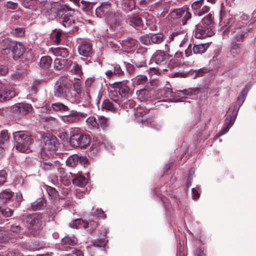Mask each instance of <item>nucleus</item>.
I'll return each mask as SVG.
<instances>
[{
	"instance_id": "1",
	"label": "nucleus",
	"mask_w": 256,
	"mask_h": 256,
	"mask_svg": "<svg viewBox=\"0 0 256 256\" xmlns=\"http://www.w3.org/2000/svg\"><path fill=\"white\" fill-rule=\"evenodd\" d=\"M248 92L246 89L242 91L238 98L236 104L230 108L227 114L229 120H226V126L224 127L218 133V136H221L226 134L230 128L233 125L236 120V116L240 106L246 100Z\"/></svg>"
},
{
	"instance_id": "2",
	"label": "nucleus",
	"mask_w": 256,
	"mask_h": 256,
	"mask_svg": "<svg viewBox=\"0 0 256 256\" xmlns=\"http://www.w3.org/2000/svg\"><path fill=\"white\" fill-rule=\"evenodd\" d=\"M214 16L209 14L204 16L201 22L196 25L194 36L197 38H205L214 34L213 30Z\"/></svg>"
},
{
	"instance_id": "3",
	"label": "nucleus",
	"mask_w": 256,
	"mask_h": 256,
	"mask_svg": "<svg viewBox=\"0 0 256 256\" xmlns=\"http://www.w3.org/2000/svg\"><path fill=\"white\" fill-rule=\"evenodd\" d=\"M91 142L90 136L76 128H70V143L72 146L84 148Z\"/></svg>"
},
{
	"instance_id": "4",
	"label": "nucleus",
	"mask_w": 256,
	"mask_h": 256,
	"mask_svg": "<svg viewBox=\"0 0 256 256\" xmlns=\"http://www.w3.org/2000/svg\"><path fill=\"white\" fill-rule=\"evenodd\" d=\"M16 144V148L22 152L29 150L33 140L30 134L26 131H18L13 133Z\"/></svg>"
},
{
	"instance_id": "5",
	"label": "nucleus",
	"mask_w": 256,
	"mask_h": 256,
	"mask_svg": "<svg viewBox=\"0 0 256 256\" xmlns=\"http://www.w3.org/2000/svg\"><path fill=\"white\" fill-rule=\"evenodd\" d=\"M56 138L54 136H46L43 138L41 143L40 155L42 159L49 156V154L54 152L58 146Z\"/></svg>"
},
{
	"instance_id": "6",
	"label": "nucleus",
	"mask_w": 256,
	"mask_h": 256,
	"mask_svg": "<svg viewBox=\"0 0 256 256\" xmlns=\"http://www.w3.org/2000/svg\"><path fill=\"white\" fill-rule=\"evenodd\" d=\"M70 88V80L66 77H61L55 84L54 96L58 98L63 97L67 99L70 98L69 94Z\"/></svg>"
},
{
	"instance_id": "7",
	"label": "nucleus",
	"mask_w": 256,
	"mask_h": 256,
	"mask_svg": "<svg viewBox=\"0 0 256 256\" xmlns=\"http://www.w3.org/2000/svg\"><path fill=\"white\" fill-rule=\"evenodd\" d=\"M22 220L26 227L34 232L38 230L42 226V216L38 213L23 215Z\"/></svg>"
},
{
	"instance_id": "8",
	"label": "nucleus",
	"mask_w": 256,
	"mask_h": 256,
	"mask_svg": "<svg viewBox=\"0 0 256 256\" xmlns=\"http://www.w3.org/2000/svg\"><path fill=\"white\" fill-rule=\"evenodd\" d=\"M110 98L112 102L109 100H105L102 102V109L111 112H116L122 108L123 106L126 102H122V100H120L119 96H117L116 90L112 92L110 94Z\"/></svg>"
},
{
	"instance_id": "9",
	"label": "nucleus",
	"mask_w": 256,
	"mask_h": 256,
	"mask_svg": "<svg viewBox=\"0 0 256 256\" xmlns=\"http://www.w3.org/2000/svg\"><path fill=\"white\" fill-rule=\"evenodd\" d=\"M170 16L173 19H178L182 18V24L185 25L186 24V22L191 18L192 14L189 12V8L187 6H184L182 8L172 10L170 14Z\"/></svg>"
},
{
	"instance_id": "10",
	"label": "nucleus",
	"mask_w": 256,
	"mask_h": 256,
	"mask_svg": "<svg viewBox=\"0 0 256 256\" xmlns=\"http://www.w3.org/2000/svg\"><path fill=\"white\" fill-rule=\"evenodd\" d=\"M115 90L113 92L116 90L117 96H119L120 100H122V102H125L124 101L125 98L128 94L130 88L127 86V82L123 81L120 82H116L114 83Z\"/></svg>"
},
{
	"instance_id": "11",
	"label": "nucleus",
	"mask_w": 256,
	"mask_h": 256,
	"mask_svg": "<svg viewBox=\"0 0 256 256\" xmlns=\"http://www.w3.org/2000/svg\"><path fill=\"white\" fill-rule=\"evenodd\" d=\"M32 110V105L26 103H18L12 108V112L15 114H18L20 117L30 112Z\"/></svg>"
},
{
	"instance_id": "12",
	"label": "nucleus",
	"mask_w": 256,
	"mask_h": 256,
	"mask_svg": "<svg viewBox=\"0 0 256 256\" xmlns=\"http://www.w3.org/2000/svg\"><path fill=\"white\" fill-rule=\"evenodd\" d=\"M208 70L206 68H203L198 70H190L188 74L177 72L175 74V76L176 77L186 78L187 76H190L193 78H196L198 77H201L204 74L208 73Z\"/></svg>"
},
{
	"instance_id": "13",
	"label": "nucleus",
	"mask_w": 256,
	"mask_h": 256,
	"mask_svg": "<svg viewBox=\"0 0 256 256\" xmlns=\"http://www.w3.org/2000/svg\"><path fill=\"white\" fill-rule=\"evenodd\" d=\"M78 48L79 54L85 57L90 56L93 52L92 44L86 41H82Z\"/></svg>"
},
{
	"instance_id": "14",
	"label": "nucleus",
	"mask_w": 256,
	"mask_h": 256,
	"mask_svg": "<svg viewBox=\"0 0 256 256\" xmlns=\"http://www.w3.org/2000/svg\"><path fill=\"white\" fill-rule=\"evenodd\" d=\"M228 24V26H226L223 31L222 36L224 38H228L230 34L232 35V34L236 32L234 30L236 29V27L238 24V22L233 18H230L229 20Z\"/></svg>"
},
{
	"instance_id": "15",
	"label": "nucleus",
	"mask_w": 256,
	"mask_h": 256,
	"mask_svg": "<svg viewBox=\"0 0 256 256\" xmlns=\"http://www.w3.org/2000/svg\"><path fill=\"white\" fill-rule=\"evenodd\" d=\"M68 114L63 116L61 119L66 124H70L74 122H76L80 120V114L79 113L74 110H70Z\"/></svg>"
},
{
	"instance_id": "16",
	"label": "nucleus",
	"mask_w": 256,
	"mask_h": 256,
	"mask_svg": "<svg viewBox=\"0 0 256 256\" xmlns=\"http://www.w3.org/2000/svg\"><path fill=\"white\" fill-rule=\"evenodd\" d=\"M106 20L108 23L112 27H116L120 24L122 20V16L118 12H110L106 16Z\"/></svg>"
},
{
	"instance_id": "17",
	"label": "nucleus",
	"mask_w": 256,
	"mask_h": 256,
	"mask_svg": "<svg viewBox=\"0 0 256 256\" xmlns=\"http://www.w3.org/2000/svg\"><path fill=\"white\" fill-rule=\"evenodd\" d=\"M242 26V24L238 22V24L236 27V29L234 30H236V34L234 36V42L238 43V42H242L244 38L247 36L248 32H250L251 29L243 28L242 30H240Z\"/></svg>"
},
{
	"instance_id": "18",
	"label": "nucleus",
	"mask_w": 256,
	"mask_h": 256,
	"mask_svg": "<svg viewBox=\"0 0 256 256\" xmlns=\"http://www.w3.org/2000/svg\"><path fill=\"white\" fill-rule=\"evenodd\" d=\"M200 91V88H189L188 89H184V90H176L174 92L172 90H168V92L171 94V96H180L182 94L185 96H192L196 94H198Z\"/></svg>"
},
{
	"instance_id": "19",
	"label": "nucleus",
	"mask_w": 256,
	"mask_h": 256,
	"mask_svg": "<svg viewBox=\"0 0 256 256\" xmlns=\"http://www.w3.org/2000/svg\"><path fill=\"white\" fill-rule=\"evenodd\" d=\"M16 42L12 41L9 38L2 40L0 42V49L4 54H8L12 52L13 44Z\"/></svg>"
},
{
	"instance_id": "20",
	"label": "nucleus",
	"mask_w": 256,
	"mask_h": 256,
	"mask_svg": "<svg viewBox=\"0 0 256 256\" xmlns=\"http://www.w3.org/2000/svg\"><path fill=\"white\" fill-rule=\"evenodd\" d=\"M12 52L14 58H18L23 55L26 50V48L23 44L20 42H15L13 44Z\"/></svg>"
},
{
	"instance_id": "21",
	"label": "nucleus",
	"mask_w": 256,
	"mask_h": 256,
	"mask_svg": "<svg viewBox=\"0 0 256 256\" xmlns=\"http://www.w3.org/2000/svg\"><path fill=\"white\" fill-rule=\"evenodd\" d=\"M14 96V93L12 90L6 88L0 82V102L8 100Z\"/></svg>"
},
{
	"instance_id": "22",
	"label": "nucleus",
	"mask_w": 256,
	"mask_h": 256,
	"mask_svg": "<svg viewBox=\"0 0 256 256\" xmlns=\"http://www.w3.org/2000/svg\"><path fill=\"white\" fill-rule=\"evenodd\" d=\"M110 4L108 2H102L100 6L98 7L96 10V14L99 17H102L108 16L111 12Z\"/></svg>"
},
{
	"instance_id": "23",
	"label": "nucleus",
	"mask_w": 256,
	"mask_h": 256,
	"mask_svg": "<svg viewBox=\"0 0 256 256\" xmlns=\"http://www.w3.org/2000/svg\"><path fill=\"white\" fill-rule=\"evenodd\" d=\"M138 98L140 102H148L152 100L150 92L146 89H142L136 92Z\"/></svg>"
},
{
	"instance_id": "24",
	"label": "nucleus",
	"mask_w": 256,
	"mask_h": 256,
	"mask_svg": "<svg viewBox=\"0 0 256 256\" xmlns=\"http://www.w3.org/2000/svg\"><path fill=\"white\" fill-rule=\"evenodd\" d=\"M43 159V161L41 162V166L42 169L46 171L53 170L56 169L58 166V161L49 160L46 159Z\"/></svg>"
},
{
	"instance_id": "25",
	"label": "nucleus",
	"mask_w": 256,
	"mask_h": 256,
	"mask_svg": "<svg viewBox=\"0 0 256 256\" xmlns=\"http://www.w3.org/2000/svg\"><path fill=\"white\" fill-rule=\"evenodd\" d=\"M126 22L132 26L140 27L143 24L141 18L138 15H133L130 17L126 18Z\"/></svg>"
},
{
	"instance_id": "26",
	"label": "nucleus",
	"mask_w": 256,
	"mask_h": 256,
	"mask_svg": "<svg viewBox=\"0 0 256 256\" xmlns=\"http://www.w3.org/2000/svg\"><path fill=\"white\" fill-rule=\"evenodd\" d=\"M72 64L71 60L62 58H56L54 60V68L57 70H60L66 66Z\"/></svg>"
},
{
	"instance_id": "27",
	"label": "nucleus",
	"mask_w": 256,
	"mask_h": 256,
	"mask_svg": "<svg viewBox=\"0 0 256 256\" xmlns=\"http://www.w3.org/2000/svg\"><path fill=\"white\" fill-rule=\"evenodd\" d=\"M70 174L73 178L72 181L74 184L80 186H84L87 184L88 180L84 176L72 174V172H70Z\"/></svg>"
},
{
	"instance_id": "28",
	"label": "nucleus",
	"mask_w": 256,
	"mask_h": 256,
	"mask_svg": "<svg viewBox=\"0 0 256 256\" xmlns=\"http://www.w3.org/2000/svg\"><path fill=\"white\" fill-rule=\"evenodd\" d=\"M132 62L138 68L146 66L145 58L142 54H138Z\"/></svg>"
},
{
	"instance_id": "29",
	"label": "nucleus",
	"mask_w": 256,
	"mask_h": 256,
	"mask_svg": "<svg viewBox=\"0 0 256 256\" xmlns=\"http://www.w3.org/2000/svg\"><path fill=\"white\" fill-rule=\"evenodd\" d=\"M208 48L209 44L208 42L194 44L192 48V52L194 54H202L204 53Z\"/></svg>"
},
{
	"instance_id": "30",
	"label": "nucleus",
	"mask_w": 256,
	"mask_h": 256,
	"mask_svg": "<svg viewBox=\"0 0 256 256\" xmlns=\"http://www.w3.org/2000/svg\"><path fill=\"white\" fill-rule=\"evenodd\" d=\"M14 193L9 190H5L0 192V202L6 203L8 202L13 196Z\"/></svg>"
},
{
	"instance_id": "31",
	"label": "nucleus",
	"mask_w": 256,
	"mask_h": 256,
	"mask_svg": "<svg viewBox=\"0 0 256 256\" xmlns=\"http://www.w3.org/2000/svg\"><path fill=\"white\" fill-rule=\"evenodd\" d=\"M70 226L74 228H84V229L89 227V224L81 219H76L70 224Z\"/></svg>"
},
{
	"instance_id": "32",
	"label": "nucleus",
	"mask_w": 256,
	"mask_h": 256,
	"mask_svg": "<svg viewBox=\"0 0 256 256\" xmlns=\"http://www.w3.org/2000/svg\"><path fill=\"white\" fill-rule=\"evenodd\" d=\"M45 205L46 200L43 198H39L32 204L31 207L33 210L36 211L43 209Z\"/></svg>"
},
{
	"instance_id": "33",
	"label": "nucleus",
	"mask_w": 256,
	"mask_h": 256,
	"mask_svg": "<svg viewBox=\"0 0 256 256\" xmlns=\"http://www.w3.org/2000/svg\"><path fill=\"white\" fill-rule=\"evenodd\" d=\"M164 35L162 33H156L150 34L151 43L156 44H162L164 40Z\"/></svg>"
},
{
	"instance_id": "34",
	"label": "nucleus",
	"mask_w": 256,
	"mask_h": 256,
	"mask_svg": "<svg viewBox=\"0 0 256 256\" xmlns=\"http://www.w3.org/2000/svg\"><path fill=\"white\" fill-rule=\"evenodd\" d=\"M174 58V59L171 60L168 64V66L170 68H172L176 67L180 65V62H179L180 61L182 58V52H177L175 54Z\"/></svg>"
},
{
	"instance_id": "35",
	"label": "nucleus",
	"mask_w": 256,
	"mask_h": 256,
	"mask_svg": "<svg viewBox=\"0 0 256 256\" xmlns=\"http://www.w3.org/2000/svg\"><path fill=\"white\" fill-rule=\"evenodd\" d=\"M121 4L122 8L126 10H132L135 7L134 0H122Z\"/></svg>"
},
{
	"instance_id": "36",
	"label": "nucleus",
	"mask_w": 256,
	"mask_h": 256,
	"mask_svg": "<svg viewBox=\"0 0 256 256\" xmlns=\"http://www.w3.org/2000/svg\"><path fill=\"white\" fill-rule=\"evenodd\" d=\"M241 52L240 44L232 42L230 50V54L233 57H236Z\"/></svg>"
},
{
	"instance_id": "37",
	"label": "nucleus",
	"mask_w": 256,
	"mask_h": 256,
	"mask_svg": "<svg viewBox=\"0 0 256 256\" xmlns=\"http://www.w3.org/2000/svg\"><path fill=\"white\" fill-rule=\"evenodd\" d=\"M166 56H168V54L164 52L158 51L154 55L156 62L159 65H162L161 63L166 61Z\"/></svg>"
},
{
	"instance_id": "38",
	"label": "nucleus",
	"mask_w": 256,
	"mask_h": 256,
	"mask_svg": "<svg viewBox=\"0 0 256 256\" xmlns=\"http://www.w3.org/2000/svg\"><path fill=\"white\" fill-rule=\"evenodd\" d=\"M62 243L65 245L68 246H76L78 244V240L74 236H66L62 239Z\"/></svg>"
},
{
	"instance_id": "39",
	"label": "nucleus",
	"mask_w": 256,
	"mask_h": 256,
	"mask_svg": "<svg viewBox=\"0 0 256 256\" xmlns=\"http://www.w3.org/2000/svg\"><path fill=\"white\" fill-rule=\"evenodd\" d=\"M97 118L98 124L103 130L107 128L110 126V122L108 118L104 116H98Z\"/></svg>"
},
{
	"instance_id": "40",
	"label": "nucleus",
	"mask_w": 256,
	"mask_h": 256,
	"mask_svg": "<svg viewBox=\"0 0 256 256\" xmlns=\"http://www.w3.org/2000/svg\"><path fill=\"white\" fill-rule=\"evenodd\" d=\"M52 107L54 111H59L62 112H68L70 110V108L68 106L64 104L61 102L53 104L52 106Z\"/></svg>"
},
{
	"instance_id": "41",
	"label": "nucleus",
	"mask_w": 256,
	"mask_h": 256,
	"mask_svg": "<svg viewBox=\"0 0 256 256\" xmlns=\"http://www.w3.org/2000/svg\"><path fill=\"white\" fill-rule=\"evenodd\" d=\"M138 42L132 38H128L122 40V44L126 48H132L137 46Z\"/></svg>"
},
{
	"instance_id": "42",
	"label": "nucleus",
	"mask_w": 256,
	"mask_h": 256,
	"mask_svg": "<svg viewBox=\"0 0 256 256\" xmlns=\"http://www.w3.org/2000/svg\"><path fill=\"white\" fill-rule=\"evenodd\" d=\"M22 5L26 8L34 10L36 8L37 0H19Z\"/></svg>"
},
{
	"instance_id": "43",
	"label": "nucleus",
	"mask_w": 256,
	"mask_h": 256,
	"mask_svg": "<svg viewBox=\"0 0 256 256\" xmlns=\"http://www.w3.org/2000/svg\"><path fill=\"white\" fill-rule=\"evenodd\" d=\"M44 245L43 242L38 240H33L28 243V248L31 251L37 250L43 248Z\"/></svg>"
},
{
	"instance_id": "44",
	"label": "nucleus",
	"mask_w": 256,
	"mask_h": 256,
	"mask_svg": "<svg viewBox=\"0 0 256 256\" xmlns=\"http://www.w3.org/2000/svg\"><path fill=\"white\" fill-rule=\"evenodd\" d=\"M86 122L90 129L98 130L99 128V124L97 122L96 118L90 116L86 119Z\"/></svg>"
},
{
	"instance_id": "45",
	"label": "nucleus",
	"mask_w": 256,
	"mask_h": 256,
	"mask_svg": "<svg viewBox=\"0 0 256 256\" xmlns=\"http://www.w3.org/2000/svg\"><path fill=\"white\" fill-rule=\"evenodd\" d=\"M150 2L147 0H138L137 6L140 10H149L150 8Z\"/></svg>"
},
{
	"instance_id": "46",
	"label": "nucleus",
	"mask_w": 256,
	"mask_h": 256,
	"mask_svg": "<svg viewBox=\"0 0 256 256\" xmlns=\"http://www.w3.org/2000/svg\"><path fill=\"white\" fill-rule=\"evenodd\" d=\"M58 7L59 4H54L52 5L50 9L47 11V13L49 15V18L53 19L56 18L58 15Z\"/></svg>"
},
{
	"instance_id": "47",
	"label": "nucleus",
	"mask_w": 256,
	"mask_h": 256,
	"mask_svg": "<svg viewBox=\"0 0 256 256\" xmlns=\"http://www.w3.org/2000/svg\"><path fill=\"white\" fill-rule=\"evenodd\" d=\"M132 83L136 85H143L148 81L146 76L144 75L138 76L136 78L132 79Z\"/></svg>"
},
{
	"instance_id": "48",
	"label": "nucleus",
	"mask_w": 256,
	"mask_h": 256,
	"mask_svg": "<svg viewBox=\"0 0 256 256\" xmlns=\"http://www.w3.org/2000/svg\"><path fill=\"white\" fill-rule=\"evenodd\" d=\"M79 156L78 155L74 154L68 157L66 160L67 166L73 167L75 166L78 162Z\"/></svg>"
},
{
	"instance_id": "49",
	"label": "nucleus",
	"mask_w": 256,
	"mask_h": 256,
	"mask_svg": "<svg viewBox=\"0 0 256 256\" xmlns=\"http://www.w3.org/2000/svg\"><path fill=\"white\" fill-rule=\"evenodd\" d=\"M149 74H151L160 75L161 74L162 72L167 71L168 70L166 68H163L162 65H159L157 67L150 68L148 70Z\"/></svg>"
},
{
	"instance_id": "50",
	"label": "nucleus",
	"mask_w": 256,
	"mask_h": 256,
	"mask_svg": "<svg viewBox=\"0 0 256 256\" xmlns=\"http://www.w3.org/2000/svg\"><path fill=\"white\" fill-rule=\"evenodd\" d=\"M52 63V59L49 56H42L40 60L41 66L48 68Z\"/></svg>"
},
{
	"instance_id": "51",
	"label": "nucleus",
	"mask_w": 256,
	"mask_h": 256,
	"mask_svg": "<svg viewBox=\"0 0 256 256\" xmlns=\"http://www.w3.org/2000/svg\"><path fill=\"white\" fill-rule=\"evenodd\" d=\"M142 122L146 126H150L158 130H160L162 128V126L159 123H158L157 122L154 120L146 122V120H144V119H142Z\"/></svg>"
},
{
	"instance_id": "52",
	"label": "nucleus",
	"mask_w": 256,
	"mask_h": 256,
	"mask_svg": "<svg viewBox=\"0 0 256 256\" xmlns=\"http://www.w3.org/2000/svg\"><path fill=\"white\" fill-rule=\"evenodd\" d=\"M13 213L12 210L8 208H2L0 206V214L4 217L8 218L12 216Z\"/></svg>"
},
{
	"instance_id": "53",
	"label": "nucleus",
	"mask_w": 256,
	"mask_h": 256,
	"mask_svg": "<svg viewBox=\"0 0 256 256\" xmlns=\"http://www.w3.org/2000/svg\"><path fill=\"white\" fill-rule=\"evenodd\" d=\"M9 140L8 131L3 130L0 133V144L2 145Z\"/></svg>"
},
{
	"instance_id": "54",
	"label": "nucleus",
	"mask_w": 256,
	"mask_h": 256,
	"mask_svg": "<svg viewBox=\"0 0 256 256\" xmlns=\"http://www.w3.org/2000/svg\"><path fill=\"white\" fill-rule=\"evenodd\" d=\"M81 85L82 82L80 79L74 80V82L73 84V87L76 94H79L81 92Z\"/></svg>"
},
{
	"instance_id": "55",
	"label": "nucleus",
	"mask_w": 256,
	"mask_h": 256,
	"mask_svg": "<svg viewBox=\"0 0 256 256\" xmlns=\"http://www.w3.org/2000/svg\"><path fill=\"white\" fill-rule=\"evenodd\" d=\"M46 191L48 194L52 198H56L58 196V192L52 186H48Z\"/></svg>"
},
{
	"instance_id": "56",
	"label": "nucleus",
	"mask_w": 256,
	"mask_h": 256,
	"mask_svg": "<svg viewBox=\"0 0 256 256\" xmlns=\"http://www.w3.org/2000/svg\"><path fill=\"white\" fill-rule=\"evenodd\" d=\"M80 8L84 11L89 10L91 8V4L88 2L82 0L80 2Z\"/></svg>"
},
{
	"instance_id": "57",
	"label": "nucleus",
	"mask_w": 256,
	"mask_h": 256,
	"mask_svg": "<svg viewBox=\"0 0 256 256\" xmlns=\"http://www.w3.org/2000/svg\"><path fill=\"white\" fill-rule=\"evenodd\" d=\"M106 245L105 240L103 239L98 240L94 241L92 242V246H96L99 248L104 247Z\"/></svg>"
},
{
	"instance_id": "58",
	"label": "nucleus",
	"mask_w": 256,
	"mask_h": 256,
	"mask_svg": "<svg viewBox=\"0 0 256 256\" xmlns=\"http://www.w3.org/2000/svg\"><path fill=\"white\" fill-rule=\"evenodd\" d=\"M72 72L80 74L82 72L81 66L77 63H74L72 68L71 70Z\"/></svg>"
},
{
	"instance_id": "59",
	"label": "nucleus",
	"mask_w": 256,
	"mask_h": 256,
	"mask_svg": "<svg viewBox=\"0 0 256 256\" xmlns=\"http://www.w3.org/2000/svg\"><path fill=\"white\" fill-rule=\"evenodd\" d=\"M204 0H198L194 2L192 4V8L194 10H198L203 4Z\"/></svg>"
},
{
	"instance_id": "60",
	"label": "nucleus",
	"mask_w": 256,
	"mask_h": 256,
	"mask_svg": "<svg viewBox=\"0 0 256 256\" xmlns=\"http://www.w3.org/2000/svg\"><path fill=\"white\" fill-rule=\"evenodd\" d=\"M142 43L146 45L150 44L151 40H150V35H145L142 36L140 38Z\"/></svg>"
},
{
	"instance_id": "61",
	"label": "nucleus",
	"mask_w": 256,
	"mask_h": 256,
	"mask_svg": "<svg viewBox=\"0 0 256 256\" xmlns=\"http://www.w3.org/2000/svg\"><path fill=\"white\" fill-rule=\"evenodd\" d=\"M24 32V30L23 28H17L12 30V33L16 36H22Z\"/></svg>"
},
{
	"instance_id": "62",
	"label": "nucleus",
	"mask_w": 256,
	"mask_h": 256,
	"mask_svg": "<svg viewBox=\"0 0 256 256\" xmlns=\"http://www.w3.org/2000/svg\"><path fill=\"white\" fill-rule=\"evenodd\" d=\"M4 6H6L8 8L12 9V10H16L18 7V4L16 2H7L5 4Z\"/></svg>"
},
{
	"instance_id": "63",
	"label": "nucleus",
	"mask_w": 256,
	"mask_h": 256,
	"mask_svg": "<svg viewBox=\"0 0 256 256\" xmlns=\"http://www.w3.org/2000/svg\"><path fill=\"white\" fill-rule=\"evenodd\" d=\"M60 163L58 162V166L56 167V169L58 170V174L60 178H65L67 174L66 173L64 169L63 168H60Z\"/></svg>"
},
{
	"instance_id": "64",
	"label": "nucleus",
	"mask_w": 256,
	"mask_h": 256,
	"mask_svg": "<svg viewBox=\"0 0 256 256\" xmlns=\"http://www.w3.org/2000/svg\"><path fill=\"white\" fill-rule=\"evenodd\" d=\"M114 74L115 75L120 76L124 74L120 66L118 64H116L114 67Z\"/></svg>"
}]
</instances>
